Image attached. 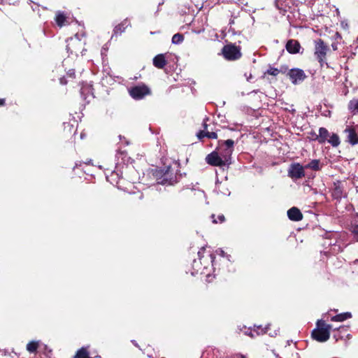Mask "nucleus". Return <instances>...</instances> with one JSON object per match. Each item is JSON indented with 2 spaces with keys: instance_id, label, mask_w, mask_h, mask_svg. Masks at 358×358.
Here are the masks:
<instances>
[{
  "instance_id": "f03ea898",
  "label": "nucleus",
  "mask_w": 358,
  "mask_h": 358,
  "mask_svg": "<svg viewBox=\"0 0 358 358\" xmlns=\"http://www.w3.org/2000/svg\"><path fill=\"white\" fill-rule=\"evenodd\" d=\"M330 51V49L327 44L322 38H317L314 41V55L320 64L321 67L329 65L327 62V55Z\"/></svg>"
},
{
  "instance_id": "f704fd0d",
  "label": "nucleus",
  "mask_w": 358,
  "mask_h": 358,
  "mask_svg": "<svg viewBox=\"0 0 358 358\" xmlns=\"http://www.w3.org/2000/svg\"><path fill=\"white\" fill-rule=\"evenodd\" d=\"M331 46H332V48H333L334 50H337V45L336 44L333 43L331 45Z\"/></svg>"
},
{
  "instance_id": "f3484780",
  "label": "nucleus",
  "mask_w": 358,
  "mask_h": 358,
  "mask_svg": "<svg viewBox=\"0 0 358 358\" xmlns=\"http://www.w3.org/2000/svg\"><path fill=\"white\" fill-rule=\"evenodd\" d=\"M287 216L292 221H300L303 218V215L300 210L296 207H292L288 210Z\"/></svg>"
},
{
  "instance_id": "c9c22d12",
  "label": "nucleus",
  "mask_w": 358,
  "mask_h": 358,
  "mask_svg": "<svg viewBox=\"0 0 358 358\" xmlns=\"http://www.w3.org/2000/svg\"><path fill=\"white\" fill-rule=\"evenodd\" d=\"M267 329L268 327H266L265 329H261V332L263 334V333H266L267 332Z\"/></svg>"
},
{
  "instance_id": "4c0bfd02",
  "label": "nucleus",
  "mask_w": 358,
  "mask_h": 358,
  "mask_svg": "<svg viewBox=\"0 0 358 358\" xmlns=\"http://www.w3.org/2000/svg\"><path fill=\"white\" fill-rule=\"evenodd\" d=\"M91 159L87 160V162H85V164H89L90 162Z\"/></svg>"
},
{
  "instance_id": "e433bc0d",
  "label": "nucleus",
  "mask_w": 358,
  "mask_h": 358,
  "mask_svg": "<svg viewBox=\"0 0 358 358\" xmlns=\"http://www.w3.org/2000/svg\"><path fill=\"white\" fill-rule=\"evenodd\" d=\"M293 356L295 357V358H299V355L297 353H296L295 355H293Z\"/></svg>"
},
{
  "instance_id": "5701e85b",
  "label": "nucleus",
  "mask_w": 358,
  "mask_h": 358,
  "mask_svg": "<svg viewBox=\"0 0 358 358\" xmlns=\"http://www.w3.org/2000/svg\"><path fill=\"white\" fill-rule=\"evenodd\" d=\"M38 347V342L30 341L27 345V350L31 353L35 352L37 350Z\"/></svg>"
},
{
  "instance_id": "7c9ffc66",
  "label": "nucleus",
  "mask_w": 358,
  "mask_h": 358,
  "mask_svg": "<svg viewBox=\"0 0 358 358\" xmlns=\"http://www.w3.org/2000/svg\"><path fill=\"white\" fill-rule=\"evenodd\" d=\"M245 334H248V335H249V336H250L251 337H255V336H257V335H259V332H256L255 331H254L252 332V330H250V332H249V333L247 331Z\"/></svg>"
},
{
  "instance_id": "bb28decb",
  "label": "nucleus",
  "mask_w": 358,
  "mask_h": 358,
  "mask_svg": "<svg viewBox=\"0 0 358 358\" xmlns=\"http://www.w3.org/2000/svg\"><path fill=\"white\" fill-rule=\"evenodd\" d=\"M211 217L213 218V222L215 224L217 222L222 223L225 220L224 216L223 215H220L218 216V220L215 219V215H212Z\"/></svg>"
},
{
  "instance_id": "ea45409f",
  "label": "nucleus",
  "mask_w": 358,
  "mask_h": 358,
  "mask_svg": "<svg viewBox=\"0 0 358 358\" xmlns=\"http://www.w3.org/2000/svg\"><path fill=\"white\" fill-rule=\"evenodd\" d=\"M241 358H245L244 357H242Z\"/></svg>"
},
{
  "instance_id": "393cba45",
  "label": "nucleus",
  "mask_w": 358,
  "mask_h": 358,
  "mask_svg": "<svg viewBox=\"0 0 358 358\" xmlns=\"http://www.w3.org/2000/svg\"><path fill=\"white\" fill-rule=\"evenodd\" d=\"M308 167L311 168L313 170H319L321 168V165L320 164V161L317 159L313 160L308 165Z\"/></svg>"
},
{
  "instance_id": "f257e3e1",
  "label": "nucleus",
  "mask_w": 358,
  "mask_h": 358,
  "mask_svg": "<svg viewBox=\"0 0 358 358\" xmlns=\"http://www.w3.org/2000/svg\"><path fill=\"white\" fill-rule=\"evenodd\" d=\"M163 166L159 167L155 171V176L157 178L159 183L165 184L169 182L173 179V169L172 168V158H162Z\"/></svg>"
},
{
  "instance_id": "dca6fc26",
  "label": "nucleus",
  "mask_w": 358,
  "mask_h": 358,
  "mask_svg": "<svg viewBox=\"0 0 358 358\" xmlns=\"http://www.w3.org/2000/svg\"><path fill=\"white\" fill-rule=\"evenodd\" d=\"M153 65L159 69H162L167 64V61L165 57V55L159 54L157 55L152 60Z\"/></svg>"
},
{
  "instance_id": "9b49d317",
  "label": "nucleus",
  "mask_w": 358,
  "mask_h": 358,
  "mask_svg": "<svg viewBox=\"0 0 358 358\" xmlns=\"http://www.w3.org/2000/svg\"><path fill=\"white\" fill-rule=\"evenodd\" d=\"M344 132L347 134V141L349 143L353 145L358 143V135L354 127H347Z\"/></svg>"
},
{
  "instance_id": "20e7f679",
  "label": "nucleus",
  "mask_w": 358,
  "mask_h": 358,
  "mask_svg": "<svg viewBox=\"0 0 358 358\" xmlns=\"http://www.w3.org/2000/svg\"><path fill=\"white\" fill-rule=\"evenodd\" d=\"M317 329H315L312 332V337L313 339L319 342H325L330 337V329L331 326L327 324L324 321H318Z\"/></svg>"
},
{
  "instance_id": "a211bd4d",
  "label": "nucleus",
  "mask_w": 358,
  "mask_h": 358,
  "mask_svg": "<svg viewBox=\"0 0 358 358\" xmlns=\"http://www.w3.org/2000/svg\"><path fill=\"white\" fill-rule=\"evenodd\" d=\"M66 19H67V17H66V15L64 13L59 12V11L56 13V15L55 17V22L57 24V26L59 27H62L64 25H65Z\"/></svg>"
},
{
  "instance_id": "a19ab883",
  "label": "nucleus",
  "mask_w": 358,
  "mask_h": 358,
  "mask_svg": "<svg viewBox=\"0 0 358 358\" xmlns=\"http://www.w3.org/2000/svg\"><path fill=\"white\" fill-rule=\"evenodd\" d=\"M279 358H281V357H279Z\"/></svg>"
},
{
  "instance_id": "39448f33",
  "label": "nucleus",
  "mask_w": 358,
  "mask_h": 358,
  "mask_svg": "<svg viewBox=\"0 0 358 358\" xmlns=\"http://www.w3.org/2000/svg\"><path fill=\"white\" fill-rule=\"evenodd\" d=\"M223 57L229 61H235L239 59L242 57L241 48L233 43L224 45L222 49Z\"/></svg>"
},
{
  "instance_id": "a878e982",
  "label": "nucleus",
  "mask_w": 358,
  "mask_h": 358,
  "mask_svg": "<svg viewBox=\"0 0 358 358\" xmlns=\"http://www.w3.org/2000/svg\"><path fill=\"white\" fill-rule=\"evenodd\" d=\"M268 74L273 76H277L279 74L278 69L269 66L267 71L264 73V75Z\"/></svg>"
},
{
  "instance_id": "6ab92c4d",
  "label": "nucleus",
  "mask_w": 358,
  "mask_h": 358,
  "mask_svg": "<svg viewBox=\"0 0 358 358\" xmlns=\"http://www.w3.org/2000/svg\"><path fill=\"white\" fill-rule=\"evenodd\" d=\"M348 108L353 114H358V99L350 100L348 104Z\"/></svg>"
},
{
  "instance_id": "4468645a",
  "label": "nucleus",
  "mask_w": 358,
  "mask_h": 358,
  "mask_svg": "<svg viewBox=\"0 0 358 358\" xmlns=\"http://www.w3.org/2000/svg\"><path fill=\"white\" fill-rule=\"evenodd\" d=\"M330 134L329 131L324 127H320L319 129V134H313L315 136L314 139L317 140L320 143H324L328 141Z\"/></svg>"
},
{
  "instance_id": "7ed1b4c3",
  "label": "nucleus",
  "mask_w": 358,
  "mask_h": 358,
  "mask_svg": "<svg viewBox=\"0 0 358 358\" xmlns=\"http://www.w3.org/2000/svg\"><path fill=\"white\" fill-rule=\"evenodd\" d=\"M235 141L231 139L219 140L216 150L207 157H231L234 150Z\"/></svg>"
},
{
  "instance_id": "6e6552de",
  "label": "nucleus",
  "mask_w": 358,
  "mask_h": 358,
  "mask_svg": "<svg viewBox=\"0 0 358 358\" xmlns=\"http://www.w3.org/2000/svg\"><path fill=\"white\" fill-rule=\"evenodd\" d=\"M83 46V43L76 36L75 37H71L66 40V49L68 52L71 54L77 55L80 51Z\"/></svg>"
},
{
  "instance_id": "b1692460",
  "label": "nucleus",
  "mask_w": 358,
  "mask_h": 358,
  "mask_svg": "<svg viewBox=\"0 0 358 358\" xmlns=\"http://www.w3.org/2000/svg\"><path fill=\"white\" fill-rule=\"evenodd\" d=\"M184 41V36L182 34L177 33L172 37V43L173 44H180Z\"/></svg>"
},
{
  "instance_id": "c85d7f7f",
  "label": "nucleus",
  "mask_w": 358,
  "mask_h": 358,
  "mask_svg": "<svg viewBox=\"0 0 358 358\" xmlns=\"http://www.w3.org/2000/svg\"><path fill=\"white\" fill-rule=\"evenodd\" d=\"M289 70V69L288 66L286 65L281 66L280 68L278 69L279 73H281L282 74H285V73L287 74Z\"/></svg>"
},
{
  "instance_id": "9d476101",
  "label": "nucleus",
  "mask_w": 358,
  "mask_h": 358,
  "mask_svg": "<svg viewBox=\"0 0 358 358\" xmlns=\"http://www.w3.org/2000/svg\"><path fill=\"white\" fill-rule=\"evenodd\" d=\"M208 119L206 118L204 121H203V130H201L199 131L197 134H196V136L198 137V138L199 140H201L204 137H207L208 138H212V139H216L217 138V134L216 132H214V131H208V124L206 123V121L208 120Z\"/></svg>"
},
{
  "instance_id": "ddd939ff",
  "label": "nucleus",
  "mask_w": 358,
  "mask_h": 358,
  "mask_svg": "<svg viewBox=\"0 0 358 358\" xmlns=\"http://www.w3.org/2000/svg\"><path fill=\"white\" fill-rule=\"evenodd\" d=\"M287 51L290 54H296L299 52L301 45L299 42L294 39H289L285 45Z\"/></svg>"
},
{
  "instance_id": "cd10ccee",
  "label": "nucleus",
  "mask_w": 358,
  "mask_h": 358,
  "mask_svg": "<svg viewBox=\"0 0 358 358\" xmlns=\"http://www.w3.org/2000/svg\"><path fill=\"white\" fill-rule=\"evenodd\" d=\"M124 148H125V146H124V148H122V146H120L118 148L117 152H118L119 155H126L128 154V150L125 149Z\"/></svg>"
},
{
  "instance_id": "4be33fe9",
  "label": "nucleus",
  "mask_w": 358,
  "mask_h": 358,
  "mask_svg": "<svg viewBox=\"0 0 358 358\" xmlns=\"http://www.w3.org/2000/svg\"><path fill=\"white\" fill-rule=\"evenodd\" d=\"M74 358H91L89 356V353L86 348H82L80 349L76 355L74 356Z\"/></svg>"
},
{
  "instance_id": "2f4dec72",
  "label": "nucleus",
  "mask_w": 358,
  "mask_h": 358,
  "mask_svg": "<svg viewBox=\"0 0 358 358\" xmlns=\"http://www.w3.org/2000/svg\"><path fill=\"white\" fill-rule=\"evenodd\" d=\"M352 233L357 237L358 239V224L353 227Z\"/></svg>"
},
{
  "instance_id": "412c9836",
  "label": "nucleus",
  "mask_w": 358,
  "mask_h": 358,
  "mask_svg": "<svg viewBox=\"0 0 358 358\" xmlns=\"http://www.w3.org/2000/svg\"><path fill=\"white\" fill-rule=\"evenodd\" d=\"M351 316H352L351 313L347 312V313L338 314V315L334 316L331 318V320L335 321V322H343V321L346 320L348 318H350Z\"/></svg>"
},
{
  "instance_id": "423d86ee",
  "label": "nucleus",
  "mask_w": 358,
  "mask_h": 358,
  "mask_svg": "<svg viewBox=\"0 0 358 358\" xmlns=\"http://www.w3.org/2000/svg\"><path fill=\"white\" fill-rule=\"evenodd\" d=\"M129 95L135 100H141L151 94V90L145 84L135 85L129 89Z\"/></svg>"
},
{
  "instance_id": "473e14b6",
  "label": "nucleus",
  "mask_w": 358,
  "mask_h": 358,
  "mask_svg": "<svg viewBox=\"0 0 358 358\" xmlns=\"http://www.w3.org/2000/svg\"><path fill=\"white\" fill-rule=\"evenodd\" d=\"M205 250V248H204V247H203V248H201V250L198 252V256L199 257V259H201V255H202V253H203V250Z\"/></svg>"
},
{
  "instance_id": "aec40b11",
  "label": "nucleus",
  "mask_w": 358,
  "mask_h": 358,
  "mask_svg": "<svg viewBox=\"0 0 358 358\" xmlns=\"http://www.w3.org/2000/svg\"><path fill=\"white\" fill-rule=\"evenodd\" d=\"M333 147H337L341 143L340 138L336 134H331L327 141Z\"/></svg>"
},
{
  "instance_id": "1a4fd4ad",
  "label": "nucleus",
  "mask_w": 358,
  "mask_h": 358,
  "mask_svg": "<svg viewBox=\"0 0 358 358\" xmlns=\"http://www.w3.org/2000/svg\"><path fill=\"white\" fill-rule=\"evenodd\" d=\"M206 160L209 165L219 166L223 169L231 164V158H206Z\"/></svg>"
},
{
  "instance_id": "c756f323",
  "label": "nucleus",
  "mask_w": 358,
  "mask_h": 358,
  "mask_svg": "<svg viewBox=\"0 0 358 358\" xmlns=\"http://www.w3.org/2000/svg\"><path fill=\"white\" fill-rule=\"evenodd\" d=\"M334 194L336 196H340L341 195V190L339 187H336L334 192Z\"/></svg>"
},
{
  "instance_id": "58836bf2",
  "label": "nucleus",
  "mask_w": 358,
  "mask_h": 358,
  "mask_svg": "<svg viewBox=\"0 0 358 358\" xmlns=\"http://www.w3.org/2000/svg\"><path fill=\"white\" fill-rule=\"evenodd\" d=\"M278 1H279V0H277V1H276V4H278Z\"/></svg>"
},
{
  "instance_id": "f8f14e48",
  "label": "nucleus",
  "mask_w": 358,
  "mask_h": 358,
  "mask_svg": "<svg viewBox=\"0 0 358 358\" xmlns=\"http://www.w3.org/2000/svg\"><path fill=\"white\" fill-rule=\"evenodd\" d=\"M289 175L291 178L298 179L304 176L303 168L299 164H293L289 171Z\"/></svg>"
},
{
  "instance_id": "0eeeda50",
  "label": "nucleus",
  "mask_w": 358,
  "mask_h": 358,
  "mask_svg": "<svg viewBox=\"0 0 358 358\" xmlns=\"http://www.w3.org/2000/svg\"><path fill=\"white\" fill-rule=\"evenodd\" d=\"M287 76L293 85H299L307 78L304 71L299 68L289 69L287 73Z\"/></svg>"
},
{
  "instance_id": "2eb2a0df",
  "label": "nucleus",
  "mask_w": 358,
  "mask_h": 358,
  "mask_svg": "<svg viewBox=\"0 0 358 358\" xmlns=\"http://www.w3.org/2000/svg\"><path fill=\"white\" fill-rule=\"evenodd\" d=\"M129 26H130L129 21L128 20V19H124L120 24L115 27L113 29V36H117L118 35H121Z\"/></svg>"
},
{
  "instance_id": "72a5a7b5",
  "label": "nucleus",
  "mask_w": 358,
  "mask_h": 358,
  "mask_svg": "<svg viewBox=\"0 0 358 358\" xmlns=\"http://www.w3.org/2000/svg\"><path fill=\"white\" fill-rule=\"evenodd\" d=\"M6 100L5 99H0V107L5 106Z\"/></svg>"
}]
</instances>
